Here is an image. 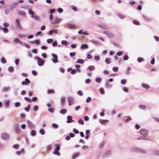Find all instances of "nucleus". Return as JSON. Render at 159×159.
<instances>
[{"label":"nucleus","mask_w":159,"mask_h":159,"mask_svg":"<svg viewBox=\"0 0 159 159\" xmlns=\"http://www.w3.org/2000/svg\"><path fill=\"white\" fill-rule=\"evenodd\" d=\"M24 150L23 148H22L20 151H17L16 152V155H21V153H24Z\"/></svg>","instance_id":"nucleus-17"},{"label":"nucleus","mask_w":159,"mask_h":159,"mask_svg":"<svg viewBox=\"0 0 159 159\" xmlns=\"http://www.w3.org/2000/svg\"><path fill=\"white\" fill-rule=\"evenodd\" d=\"M99 25L100 27L104 29L107 30L109 28L108 26L105 24H101Z\"/></svg>","instance_id":"nucleus-15"},{"label":"nucleus","mask_w":159,"mask_h":159,"mask_svg":"<svg viewBox=\"0 0 159 159\" xmlns=\"http://www.w3.org/2000/svg\"><path fill=\"white\" fill-rule=\"evenodd\" d=\"M103 33L107 35L109 38H112L114 37L113 34L112 33L107 31H104Z\"/></svg>","instance_id":"nucleus-8"},{"label":"nucleus","mask_w":159,"mask_h":159,"mask_svg":"<svg viewBox=\"0 0 159 159\" xmlns=\"http://www.w3.org/2000/svg\"><path fill=\"white\" fill-rule=\"evenodd\" d=\"M125 117L128 118L125 120V121L126 122H128L132 119L131 117L129 116H126Z\"/></svg>","instance_id":"nucleus-45"},{"label":"nucleus","mask_w":159,"mask_h":159,"mask_svg":"<svg viewBox=\"0 0 159 159\" xmlns=\"http://www.w3.org/2000/svg\"><path fill=\"white\" fill-rule=\"evenodd\" d=\"M39 133L42 135H43L45 134L44 130L43 129H40L39 130Z\"/></svg>","instance_id":"nucleus-35"},{"label":"nucleus","mask_w":159,"mask_h":159,"mask_svg":"<svg viewBox=\"0 0 159 159\" xmlns=\"http://www.w3.org/2000/svg\"><path fill=\"white\" fill-rule=\"evenodd\" d=\"M52 128L54 129H57L59 127L58 125L56 123H53L52 124Z\"/></svg>","instance_id":"nucleus-30"},{"label":"nucleus","mask_w":159,"mask_h":159,"mask_svg":"<svg viewBox=\"0 0 159 159\" xmlns=\"http://www.w3.org/2000/svg\"><path fill=\"white\" fill-rule=\"evenodd\" d=\"M60 149V146L59 144H57V147L55 148V150H57L59 151Z\"/></svg>","instance_id":"nucleus-48"},{"label":"nucleus","mask_w":159,"mask_h":159,"mask_svg":"<svg viewBox=\"0 0 159 159\" xmlns=\"http://www.w3.org/2000/svg\"><path fill=\"white\" fill-rule=\"evenodd\" d=\"M1 138L3 139L7 140L9 138V136L7 133H4L2 134Z\"/></svg>","instance_id":"nucleus-6"},{"label":"nucleus","mask_w":159,"mask_h":159,"mask_svg":"<svg viewBox=\"0 0 159 159\" xmlns=\"http://www.w3.org/2000/svg\"><path fill=\"white\" fill-rule=\"evenodd\" d=\"M139 108L142 109L143 110H145L146 109V107L144 105H140L139 106Z\"/></svg>","instance_id":"nucleus-33"},{"label":"nucleus","mask_w":159,"mask_h":159,"mask_svg":"<svg viewBox=\"0 0 159 159\" xmlns=\"http://www.w3.org/2000/svg\"><path fill=\"white\" fill-rule=\"evenodd\" d=\"M61 43L62 45L67 46L68 44V43L66 41L63 40L61 42Z\"/></svg>","instance_id":"nucleus-36"},{"label":"nucleus","mask_w":159,"mask_h":159,"mask_svg":"<svg viewBox=\"0 0 159 159\" xmlns=\"http://www.w3.org/2000/svg\"><path fill=\"white\" fill-rule=\"evenodd\" d=\"M89 46L88 45L85 44H82L80 46V48L81 50L87 49L88 48Z\"/></svg>","instance_id":"nucleus-16"},{"label":"nucleus","mask_w":159,"mask_h":159,"mask_svg":"<svg viewBox=\"0 0 159 159\" xmlns=\"http://www.w3.org/2000/svg\"><path fill=\"white\" fill-rule=\"evenodd\" d=\"M10 89V87H4L2 89V92H5L9 91Z\"/></svg>","instance_id":"nucleus-14"},{"label":"nucleus","mask_w":159,"mask_h":159,"mask_svg":"<svg viewBox=\"0 0 159 159\" xmlns=\"http://www.w3.org/2000/svg\"><path fill=\"white\" fill-rule=\"evenodd\" d=\"M52 56L53 58L54 59H52V61L54 63H56L58 62L59 61L57 59L58 56L56 54L52 53Z\"/></svg>","instance_id":"nucleus-2"},{"label":"nucleus","mask_w":159,"mask_h":159,"mask_svg":"<svg viewBox=\"0 0 159 159\" xmlns=\"http://www.w3.org/2000/svg\"><path fill=\"white\" fill-rule=\"evenodd\" d=\"M126 83V80L122 79L121 80V83L123 85H125Z\"/></svg>","instance_id":"nucleus-53"},{"label":"nucleus","mask_w":159,"mask_h":159,"mask_svg":"<svg viewBox=\"0 0 159 159\" xmlns=\"http://www.w3.org/2000/svg\"><path fill=\"white\" fill-rule=\"evenodd\" d=\"M131 70V68L129 66H128L126 70V74H129L130 73V71Z\"/></svg>","instance_id":"nucleus-27"},{"label":"nucleus","mask_w":159,"mask_h":159,"mask_svg":"<svg viewBox=\"0 0 159 159\" xmlns=\"http://www.w3.org/2000/svg\"><path fill=\"white\" fill-rule=\"evenodd\" d=\"M112 70L114 72H117L118 71V68L117 67H113Z\"/></svg>","instance_id":"nucleus-57"},{"label":"nucleus","mask_w":159,"mask_h":159,"mask_svg":"<svg viewBox=\"0 0 159 159\" xmlns=\"http://www.w3.org/2000/svg\"><path fill=\"white\" fill-rule=\"evenodd\" d=\"M53 153L55 155L60 156L61 155V154L57 150H55L53 152Z\"/></svg>","instance_id":"nucleus-31"},{"label":"nucleus","mask_w":159,"mask_h":159,"mask_svg":"<svg viewBox=\"0 0 159 159\" xmlns=\"http://www.w3.org/2000/svg\"><path fill=\"white\" fill-rule=\"evenodd\" d=\"M68 100L69 102V105L70 106L74 102V98L71 97H68Z\"/></svg>","instance_id":"nucleus-7"},{"label":"nucleus","mask_w":159,"mask_h":159,"mask_svg":"<svg viewBox=\"0 0 159 159\" xmlns=\"http://www.w3.org/2000/svg\"><path fill=\"white\" fill-rule=\"evenodd\" d=\"M34 20H39L40 18L38 16H37L36 14L34 15V17L33 18Z\"/></svg>","instance_id":"nucleus-43"},{"label":"nucleus","mask_w":159,"mask_h":159,"mask_svg":"<svg viewBox=\"0 0 159 159\" xmlns=\"http://www.w3.org/2000/svg\"><path fill=\"white\" fill-rule=\"evenodd\" d=\"M84 62V61L81 59H78L76 61V63L80 64H83Z\"/></svg>","instance_id":"nucleus-34"},{"label":"nucleus","mask_w":159,"mask_h":159,"mask_svg":"<svg viewBox=\"0 0 159 159\" xmlns=\"http://www.w3.org/2000/svg\"><path fill=\"white\" fill-rule=\"evenodd\" d=\"M20 103L19 102H16L15 103V106L16 107H18L20 106Z\"/></svg>","instance_id":"nucleus-55"},{"label":"nucleus","mask_w":159,"mask_h":159,"mask_svg":"<svg viewBox=\"0 0 159 159\" xmlns=\"http://www.w3.org/2000/svg\"><path fill=\"white\" fill-rule=\"evenodd\" d=\"M16 23L17 25V28L19 30L20 29H21V26L19 20L18 19H16Z\"/></svg>","instance_id":"nucleus-11"},{"label":"nucleus","mask_w":159,"mask_h":159,"mask_svg":"<svg viewBox=\"0 0 159 159\" xmlns=\"http://www.w3.org/2000/svg\"><path fill=\"white\" fill-rule=\"evenodd\" d=\"M18 13L19 15L25 16V13L23 11H19Z\"/></svg>","instance_id":"nucleus-44"},{"label":"nucleus","mask_w":159,"mask_h":159,"mask_svg":"<svg viewBox=\"0 0 159 159\" xmlns=\"http://www.w3.org/2000/svg\"><path fill=\"white\" fill-rule=\"evenodd\" d=\"M140 132L141 134L143 136H146L148 138V133L147 129H142L140 130Z\"/></svg>","instance_id":"nucleus-1"},{"label":"nucleus","mask_w":159,"mask_h":159,"mask_svg":"<svg viewBox=\"0 0 159 159\" xmlns=\"http://www.w3.org/2000/svg\"><path fill=\"white\" fill-rule=\"evenodd\" d=\"M1 62L3 64H5L6 63V61L4 57H2L1 59Z\"/></svg>","instance_id":"nucleus-38"},{"label":"nucleus","mask_w":159,"mask_h":159,"mask_svg":"<svg viewBox=\"0 0 159 159\" xmlns=\"http://www.w3.org/2000/svg\"><path fill=\"white\" fill-rule=\"evenodd\" d=\"M92 98L90 97H88L86 100V102L88 103L91 100Z\"/></svg>","instance_id":"nucleus-58"},{"label":"nucleus","mask_w":159,"mask_h":159,"mask_svg":"<svg viewBox=\"0 0 159 159\" xmlns=\"http://www.w3.org/2000/svg\"><path fill=\"white\" fill-rule=\"evenodd\" d=\"M77 72V70L75 69L72 70L70 72V73L72 74H75Z\"/></svg>","instance_id":"nucleus-54"},{"label":"nucleus","mask_w":159,"mask_h":159,"mask_svg":"<svg viewBox=\"0 0 159 159\" xmlns=\"http://www.w3.org/2000/svg\"><path fill=\"white\" fill-rule=\"evenodd\" d=\"M30 108V106L29 105H28L27 107H25L24 108V110L28 112L29 111V109Z\"/></svg>","instance_id":"nucleus-51"},{"label":"nucleus","mask_w":159,"mask_h":159,"mask_svg":"<svg viewBox=\"0 0 159 159\" xmlns=\"http://www.w3.org/2000/svg\"><path fill=\"white\" fill-rule=\"evenodd\" d=\"M95 81L98 83H100L102 81V79L100 77H97Z\"/></svg>","instance_id":"nucleus-28"},{"label":"nucleus","mask_w":159,"mask_h":159,"mask_svg":"<svg viewBox=\"0 0 159 159\" xmlns=\"http://www.w3.org/2000/svg\"><path fill=\"white\" fill-rule=\"evenodd\" d=\"M143 61V59L141 57H138L137 59V61L139 62H141Z\"/></svg>","instance_id":"nucleus-60"},{"label":"nucleus","mask_w":159,"mask_h":159,"mask_svg":"<svg viewBox=\"0 0 159 159\" xmlns=\"http://www.w3.org/2000/svg\"><path fill=\"white\" fill-rule=\"evenodd\" d=\"M8 70L10 72H12L14 71V69L13 67L10 66L8 68Z\"/></svg>","instance_id":"nucleus-41"},{"label":"nucleus","mask_w":159,"mask_h":159,"mask_svg":"<svg viewBox=\"0 0 159 159\" xmlns=\"http://www.w3.org/2000/svg\"><path fill=\"white\" fill-rule=\"evenodd\" d=\"M26 36V35L24 34H19L18 35V37L20 38L25 37Z\"/></svg>","instance_id":"nucleus-52"},{"label":"nucleus","mask_w":159,"mask_h":159,"mask_svg":"<svg viewBox=\"0 0 159 159\" xmlns=\"http://www.w3.org/2000/svg\"><path fill=\"white\" fill-rule=\"evenodd\" d=\"M108 120H107L99 119V122L102 124H104L107 122Z\"/></svg>","instance_id":"nucleus-21"},{"label":"nucleus","mask_w":159,"mask_h":159,"mask_svg":"<svg viewBox=\"0 0 159 159\" xmlns=\"http://www.w3.org/2000/svg\"><path fill=\"white\" fill-rule=\"evenodd\" d=\"M142 86L146 89H148L149 88V85L147 84L142 83L141 84Z\"/></svg>","instance_id":"nucleus-20"},{"label":"nucleus","mask_w":159,"mask_h":159,"mask_svg":"<svg viewBox=\"0 0 159 159\" xmlns=\"http://www.w3.org/2000/svg\"><path fill=\"white\" fill-rule=\"evenodd\" d=\"M118 16L121 19H124L125 18V16L121 14H118Z\"/></svg>","instance_id":"nucleus-39"},{"label":"nucleus","mask_w":159,"mask_h":159,"mask_svg":"<svg viewBox=\"0 0 159 159\" xmlns=\"http://www.w3.org/2000/svg\"><path fill=\"white\" fill-rule=\"evenodd\" d=\"M143 19L145 21H150L151 20L150 18L145 16H143Z\"/></svg>","instance_id":"nucleus-22"},{"label":"nucleus","mask_w":159,"mask_h":159,"mask_svg":"<svg viewBox=\"0 0 159 159\" xmlns=\"http://www.w3.org/2000/svg\"><path fill=\"white\" fill-rule=\"evenodd\" d=\"M139 148H136V147H133L131 148V150L132 151H139Z\"/></svg>","instance_id":"nucleus-42"},{"label":"nucleus","mask_w":159,"mask_h":159,"mask_svg":"<svg viewBox=\"0 0 159 159\" xmlns=\"http://www.w3.org/2000/svg\"><path fill=\"white\" fill-rule=\"evenodd\" d=\"M18 5V3L16 2L13 4L11 7V9L12 10L14 8H16Z\"/></svg>","instance_id":"nucleus-23"},{"label":"nucleus","mask_w":159,"mask_h":159,"mask_svg":"<svg viewBox=\"0 0 159 159\" xmlns=\"http://www.w3.org/2000/svg\"><path fill=\"white\" fill-rule=\"evenodd\" d=\"M65 98L64 97H62L61 98V103L62 105H64L65 102Z\"/></svg>","instance_id":"nucleus-29"},{"label":"nucleus","mask_w":159,"mask_h":159,"mask_svg":"<svg viewBox=\"0 0 159 159\" xmlns=\"http://www.w3.org/2000/svg\"><path fill=\"white\" fill-rule=\"evenodd\" d=\"M138 152H139L143 153H145L146 152V151L143 149L139 148Z\"/></svg>","instance_id":"nucleus-50"},{"label":"nucleus","mask_w":159,"mask_h":159,"mask_svg":"<svg viewBox=\"0 0 159 159\" xmlns=\"http://www.w3.org/2000/svg\"><path fill=\"white\" fill-rule=\"evenodd\" d=\"M3 31L5 33H7L8 32V29L6 27H4L2 28Z\"/></svg>","instance_id":"nucleus-47"},{"label":"nucleus","mask_w":159,"mask_h":159,"mask_svg":"<svg viewBox=\"0 0 159 159\" xmlns=\"http://www.w3.org/2000/svg\"><path fill=\"white\" fill-rule=\"evenodd\" d=\"M73 131L74 133L76 134H78L79 133V131L75 128H74L73 129Z\"/></svg>","instance_id":"nucleus-61"},{"label":"nucleus","mask_w":159,"mask_h":159,"mask_svg":"<svg viewBox=\"0 0 159 159\" xmlns=\"http://www.w3.org/2000/svg\"><path fill=\"white\" fill-rule=\"evenodd\" d=\"M30 43L31 44L35 43L36 44H38L40 43V42L39 40L37 39L34 41H31Z\"/></svg>","instance_id":"nucleus-19"},{"label":"nucleus","mask_w":159,"mask_h":159,"mask_svg":"<svg viewBox=\"0 0 159 159\" xmlns=\"http://www.w3.org/2000/svg\"><path fill=\"white\" fill-rule=\"evenodd\" d=\"M80 154L79 152H77L74 153L72 156V158L73 159H75L76 158L78 157L79 156Z\"/></svg>","instance_id":"nucleus-24"},{"label":"nucleus","mask_w":159,"mask_h":159,"mask_svg":"<svg viewBox=\"0 0 159 159\" xmlns=\"http://www.w3.org/2000/svg\"><path fill=\"white\" fill-rule=\"evenodd\" d=\"M67 112V110L65 109H61L60 111V113L61 114H65Z\"/></svg>","instance_id":"nucleus-26"},{"label":"nucleus","mask_w":159,"mask_h":159,"mask_svg":"<svg viewBox=\"0 0 159 159\" xmlns=\"http://www.w3.org/2000/svg\"><path fill=\"white\" fill-rule=\"evenodd\" d=\"M88 69L89 70H93L95 69V67L93 66H91L88 68Z\"/></svg>","instance_id":"nucleus-32"},{"label":"nucleus","mask_w":159,"mask_h":159,"mask_svg":"<svg viewBox=\"0 0 159 159\" xmlns=\"http://www.w3.org/2000/svg\"><path fill=\"white\" fill-rule=\"evenodd\" d=\"M27 124L28 127L29 128H32L34 127V125L33 123L29 120H27Z\"/></svg>","instance_id":"nucleus-9"},{"label":"nucleus","mask_w":159,"mask_h":159,"mask_svg":"<svg viewBox=\"0 0 159 159\" xmlns=\"http://www.w3.org/2000/svg\"><path fill=\"white\" fill-rule=\"evenodd\" d=\"M48 110L50 112L53 113V112L54 109L53 108H49L48 109Z\"/></svg>","instance_id":"nucleus-59"},{"label":"nucleus","mask_w":159,"mask_h":159,"mask_svg":"<svg viewBox=\"0 0 159 159\" xmlns=\"http://www.w3.org/2000/svg\"><path fill=\"white\" fill-rule=\"evenodd\" d=\"M35 59L38 60V64L39 66H42L44 64V61L42 60H41V59L40 58L38 57H35Z\"/></svg>","instance_id":"nucleus-5"},{"label":"nucleus","mask_w":159,"mask_h":159,"mask_svg":"<svg viewBox=\"0 0 159 159\" xmlns=\"http://www.w3.org/2000/svg\"><path fill=\"white\" fill-rule=\"evenodd\" d=\"M30 80L26 78L25 79V81H22L21 83V84L22 85H28L29 84H30Z\"/></svg>","instance_id":"nucleus-4"},{"label":"nucleus","mask_w":159,"mask_h":159,"mask_svg":"<svg viewBox=\"0 0 159 159\" xmlns=\"http://www.w3.org/2000/svg\"><path fill=\"white\" fill-rule=\"evenodd\" d=\"M153 153L155 155H159V151L157 150L153 152Z\"/></svg>","instance_id":"nucleus-64"},{"label":"nucleus","mask_w":159,"mask_h":159,"mask_svg":"<svg viewBox=\"0 0 159 159\" xmlns=\"http://www.w3.org/2000/svg\"><path fill=\"white\" fill-rule=\"evenodd\" d=\"M105 85L106 87L107 88H111L112 87V85L108 81L106 82Z\"/></svg>","instance_id":"nucleus-25"},{"label":"nucleus","mask_w":159,"mask_h":159,"mask_svg":"<svg viewBox=\"0 0 159 159\" xmlns=\"http://www.w3.org/2000/svg\"><path fill=\"white\" fill-rule=\"evenodd\" d=\"M30 135L32 136H34L36 135V131L34 130H32L30 132Z\"/></svg>","instance_id":"nucleus-37"},{"label":"nucleus","mask_w":159,"mask_h":159,"mask_svg":"<svg viewBox=\"0 0 159 159\" xmlns=\"http://www.w3.org/2000/svg\"><path fill=\"white\" fill-rule=\"evenodd\" d=\"M58 30L57 29H53L49 31V34L50 35H51L53 33L57 34L58 33Z\"/></svg>","instance_id":"nucleus-10"},{"label":"nucleus","mask_w":159,"mask_h":159,"mask_svg":"<svg viewBox=\"0 0 159 159\" xmlns=\"http://www.w3.org/2000/svg\"><path fill=\"white\" fill-rule=\"evenodd\" d=\"M53 41V39H48L47 40V42L48 43H51Z\"/></svg>","instance_id":"nucleus-49"},{"label":"nucleus","mask_w":159,"mask_h":159,"mask_svg":"<svg viewBox=\"0 0 159 159\" xmlns=\"http://www.w3.org/2000/svg\"><path fill=\"white\" fill-rule=\"evenodd\" d=\"M67 120L66 122L68 123H70L74 121V120H72V117L70 116H68L67 117Z\"/></svg>","instance_id":"nucleus-12"},{"label":"nucleus","mask_w":159,"mask_h":159,"mask_svg":"<svg viewBox=\"0 0 159 159\" xmlns=\"http://www.w3.org/2000/svg\"><path fill=\"white\" fill-rule=\"evenodd\" d=\"M15 129L16 133H18L20 132V128L19 125L18 124H16L14 126Z\"/></svg>","instance_id":"nucleus-13"},{"label":"nucleus","mask_w":159,"mask_h":159,"mask_svg":"<svg viewBox=\"0 0 159 159\" xmlns=\"http://www.w3.org/2000/svg\"><path fill=\"white\" fill-rule=\"evenodd\" d=\"M91 80L89 79H87L85 80V83L86 84H89L91 82Z\"/></svg>","instance_id":"nucleus-56"},{"label":"nucleus","mask_w":159,"mask_h":159,"mask_svg":"<svg viewBox=\"0 0 159 159\" xmlns=\"http://www.w3.org/2000/svg\"><path fill=\"white\" fill-rule=\"evenodd\" d=\"M57 11L59 13H61L63 11V9L61 8H59L57 9Z\"/></svg>","instance_id":"nucleus-63"},{"label":"nucleus","mask_w":159,"mask_h":159,"mask_svg":"<svg viewBox=\"0 0 159 159\" xmlns=\"http://www.w3.org/2000/svg\"><path fill=\"white\" fill-rule=\"evenodd\" d=\"M105 62L106 63V64H110L111 63V61L108 58H106L105 60Z\"/></svg>","instance_id":"nucleus-40"},{"label":"nucleus","mask_w":159,"mask_h":159,"mask_svg":"<svg viewBox=\"0 0 159 159\" xmlns=\"http://www.w3.org/2000/svg\"><path fill=\"white\" fill-rule=\"evenodd\" d=\"M123 51H120L118 52L117 53V55L118 56H120L122 55L123 54Z\"/></svg>","instance_id":"nucleus-62"},{"label":"nucleus","mask_w":159,"mask_h":159,"mask_svg":"<svg viewBox=\"0 0 159 159\" xmlns=\"http://www.w3.org/2000/svg\"><path fill=\"white\" fill-rule=\"evenodd\" d=\"M148 138L146 136H140L137 139V140H148Z\"/></svg>","instance_id":"nucleus-18"},{"label":"nucleus","mask_w":159,"mask_h":159,"mask_svg":"<svg viewBox=\"0 0 159 159\" xmlns=\"http://www.w3.org/2000/svg\"><path fill=\"white\" fill-rule=\"evenodd\" d=\"M78 122L79 123L82 124V125H84V122L82 119H80L78 120Z\"/></svg>","instance_id":"nucleus-46"},{"label":"nucleus","mask_w":159,"mask_h":159,"mask_svg":"<svg viewBox=\"0 0 159 159\" xmlns=\"http://www.w3.org/2000/svg\"><path fill=\"white\" fill-rule=\"evenodd\" d=\"M61 21V20L60 18H59L58 17H55L53 20L51 22L52 24H57L58 23L60 22Z\"/></svg>","instance_id":"nucleus-3"}]
</instances>
